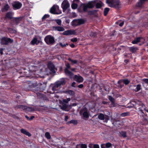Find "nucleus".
<instances>
[{
	"label": "nucleus",
	"mask_w": 148,
	"mask_h": 148,
	"mask_svg": "<svg viewBox=\"0 0 148 148\" xmlns=\"http://www.w3.org/2000/svg\"><path fill=\"white\" fill-rule=\"evenodd\" d=\"M64 72L66 75L69 76L70 77H72L73 75V73L67 69H64Z\"/></svg>",
	"instance_id": "nucleus-20"
},
{
	"label": "nucleus",
	"mask_w": 148,
	"mask_h": 148,
	"mask_svg": "<svg viewBox=\"0 0 148 148\" xmlns=\"http://www.w3.org/2000/svg\"><path fill=\"white\" fill-rule=\"evenodd\" d=\"M78 25H79L83 24L85 23V21L84 20L82 19H78Z\"/></svg>",
	"instance_id": "nucleus-30"
},
{
	"label": "nucleus",
	"mask_w": 148,
	"mask_h": 148,
	"mask_svg": "<svg viewBox=\"0 0 148 148\" xmlns=\"http://www.w3.org/2000/svg\"><path fill=\"white\" fill-rule=\"evenodd\" d=\"M97 33L95 32H92L90 34V36L92 37H95L97 36Z\"/></svg>",
	"instance_id": "nucleus-46"
},
{
	"label": "nucleus",
	"mask_w": 148,
	"mask_h": 148,
	"mask_svg": "<svg viewBox=\"0 0 148 148\" xmlns=\"http://www.w3.org/2000/svg\"><path fill=\"white\" fill-rule=\"evenodd\" d=\"M123 79H121L118 81L117 83L119 85L120 87L121 88H122L123 86V84H121V83L123 82Z\"/></svg>",
	"instance_id": "nucleus-44"
},
{
	"label": "nucleus",
	"mask_w": 148,
	"mask_h": 148,
	"mask_svg": "<svg viewBox=\"0 0 148 148\" xmlns=\"http://www.w3.org/2000/svg\"><path fill=\"white\" fill-rule=\"evenodd\" d=\"M8 31L11 33H16V31L14 29L10 27H8Z\"/></svg>",
	"instance_id": "nucleus-33"
},
{
	"label": "nucleus",
	"mask_w": 148,
	"mask_h": 148,
	"mask_svg": "<svg viewBox=\"0 0 148 148\" xmlns=\"http://www.w3.org/2000/svg\"><path fill=\"white\" fill-rule=\"evenodd\" d=\"M13 42V40L10 38L3 37L1 39V42L2 45H8L9 43H12Z\"/></svg>",
	"instance_id": "nucleus-6"
},
{
	"label": "nucleus",
	"mask_w": 148,
	"mask_h": 148,
	"mask_svg": "<svg viewBox=\"0 0 148 148\" xmlns=\"http://www.w3.org/2000/svg\"><path fill=\"white\" fill-rule=\"evenodd\" d=\"M119 122V121H116V122H114V123H113V124H114V126H116V127H119V126L118 125H115L116 123H117L118 124V123Z\"/></svg>",
	"instance_id": "nucleus-62"
},
{
	"label": "nucleus",
	"mask_w": 148,
	"mask_h": 148,
	"mask_svg": "<svg viewBox=\"0 0 148 148\" xmlns=\"http://www.w3.org/2000/svg\"><path fill=\"white\" fill-rule=\"evenodd\" d=\"M60 45L62 47H66V45H68V44H63L62 43H60Z\"/></svg>",
	"instance_id": "nucleus-55"
},
{
	"label": "nucleus",
	"mask_w": 148,
	"mask_h": 148,
	"mask_svg": "<svg viewBox=\"0 0 148 148\" xmlns=\"http://www.w3.org/2000/svg\"><path fill=\"white\" fill-rule=\"evenodd\" d=\"M45 137L47 139H49L51 138V136L49 132H46L45 133Z\"/></svg>",
	"instance_id": "nucleus-37"
},
{
	"label": "nucleus",
	"mask_w": 148,
	"mask_h": 148,
	"mask_svg": "<svg viewBox=\"0 0 148 148\" xmlns=\"http://www.w3.org/2000/svg\"><path fill=\"white\" fill-rule=\"evenodd\" d=\"M47 66L51 73L53 74L56 73L57 69L55 68V66L53 63L51 62H49L47 64Z\"/></svg>",
	"instance_id": "nucleus-8"
},
{
	"label": "nucleus",
	"mask_w": 148,
	"mask_h": 148,
	"mask_svg": "<svg viewBox=\"0 0 148 148\" xmlns=\"http://www.w3.org/2000/svg\"><path fill=\"white\" fill-rule=\"evenodd\" d=\"M76 34V32L75 30H69L64 31L63 33V34L64 35L68 36L72 35H75Z\"/></svg>",
	"instance_id": "nucleus-10"
},
{
	"label": "nucleus",
	"mask_w": 148,
	"mask_h": 148,
	"mask_svg": "<svg viewBox=\"0 0 148 148\" xmlns=\"http://www.w3.org/2000/svg\"><path fill=\"white\" fill-rule=\"evenodd\" d=\"M109 10L110 9L108 8H106L104 9L103 14L104 16H106L107 15Z\"/></svg>",
	"instance_id": "nucleus-28"
},
{
	"label": "nucleus",
	"mask_w": 148,
	"mask_h": 148,
	"mask_svg": "<svg viewBox=\"0 0 148 148\" xmlns=\"http://www.w3.org/2000/svg\"><path fill=\"white\" fill-rule=\"evenodd\" d=\"M55 21L58 24V25H61L62 21L60 19H56Z\"/></svg>",
	"instance_id": "nucleus-49"
},
{
	"label": "nucleus",
	"mask_w": 148,
	"mask_h": 148,
	"mask_svg": "<svg viewBox=\"0 0 148 148\" xmlns=\"http://www.w3.org/2000/svg\"><path fill=\"white\" fill-rule=\"evenodd\" d=\"M50 16L48 14H45L44 15V16L42 18V20L43 21L47 18H49Z\"/></svg>",
	"instance_id": "nucleus-47"
},
{
	"label": "nucleus",
	"mask_w": 148,
	"mask_h": 148,
	"mask_svg": "<svg viewBox=\"0 0 148 148\" xmlns=\"http://www.w3.org/2000/svg\"><path fill=\"white\" fill-rule=\"evenodd\" d=\"M93 148H99V147L98 144H94Z\"/></svg>",
	"instance_id": "nucleus-58"
},
{
	"label": "nucleus",
	"mask_w": 148,
	"mask_h": 148,
	"mask_svg": "<svg viewBox=\"0 0 148 148\" xmlns=\"http://www.w3.org/2000/svg\"><path fill=\"white\" fill-rule=\"evenodd\" d=\"M106 148H110L112 147V144L108 142L105 144Z\"/></svg>",
	"instance_id": "nucleus-41"
},
{
	"label": "nucleus",
	"mask_w": 148,
	"mask_h": 148,
	"mask_svg": "<svg viewBox=\"0 0 148 148\" xmlns=\"http://www.w3.org/2000/svg\"><path fill=\"white\" fill-rule=\"evenodd\" d=\"M37 96L40 98L45 99L46 98V95L40 92H38L36 93Z\"/></svg>",
	"instance_id": "nucleus-24"
},
{
	"label": "nucleus",
	"mask_w": 148,
	"mask_h": 148,
	"mask_svg": "<svg viewBox=\"0 0 148 148\" xmlns=\"http://www.w3.org/2000/svg\"><path fill=\"white\" fill-rule=\"evenodd\" d=\"M59 7L57 5H54L50 9V12L53 14H59L62 13L61 11L57 12V9H58Z\"/></svg>",
	"instance_id": "nucleus-5"
},
{
	"label": "nucleus",
	"mask_w": 148,
	"mask_h": 148,
	"mask_svg": "<svg viewBox=\"0 0 148 148\" xmlns=\"http://www.w3.org/2000/svg\"><path fill=\"white\" fill-rule=\"evenodd\" d=\"M106 3L109 7L115 8L117 9L121 8L119 0H106Z\"/></svg>",
	"instance_id": "nucleus-1"
},
{
	"label": "nucleus",
	"mask_w": 148,
	"mask_h": 148,
	"mask_svg": "<svg viewBox=\"0 0 148 148\" xmlns=\"http://www.w3.org/2000/svg\"><path fill=\"white\" fill-rule=\"evenodd\" d=\"M9 8V6L8 4H6L3 9V10H5V11L8 10Z\"/></svg>",
	"instance_id": "nucleus-48"
},
{
	"label": "nucleus",
	"mask_w": 148,
	"mask_h": 148,
	"mask_svg": "<svg viewBox=\"0 0 148 148\" xmlns=\"http://www.w3.org/2000/svg\"><path fill=\"white\" fill-rule=\"evenodd\" d=\"M143 81L146 84H148V79L144 78L142 79Z\"/></svg>",
	"instance_id": "nucleus-52"
},
{
	"label": "nucleus",
	"mask_w": 148,
	"mask_h": 148,
	"mask_svg": "<svg viewBox=\"0 0 148 148\" xmlns=\"http://www.w3.org/2000/svg\"><path fill=\"white\" fill-rule=\"evenodd\" d=\"M81 148H87V146L85 144H82L80 145Z\"/></svg>",
	"instance_id": "nucleus-51"
},
{
	"label": "nucleus",
	"mask_w": 148,
	"mask_h": 148,
	"mask_svg": "<svg viewBox=\"0 0 148 148\" xmlns=\"http://www.w3.org/2000/svg\"><path fill=\"white\" fill-rule=\"evenodd\" d=\"M12 6L14 10H18L21 8L22 4L19 2L15 1L12 4Z\"/></svg>",
	"instance_id": "nucleus-9"
},
{
	"label": "nucleus",
	"mask_w": 148,
	"mask_h": 148,
	"mask_svg": "<svg viewBox=\"0 0 148 148\" xmlns=\"http://www.w3.org/2000/svg\"><path fill=\"white\" fill-rule=\"evenodd\" d=\"M53 28L56 30H57L58 31L61 32L64 31V28L61 27L57 26H53Z\"/></svg>",
	"instance_id": "nucleus-21"
},
{
	"label": "nucleus",
	"mask_w": 148,
	"mask_h": 148,
	"mask_svg": "<svg viewBox=\"0 0 148 148\" xmlns=\"http://www.w3.org/2000/svg\"><path fill=\"white\" fill-rule=\"evenodd\" d=\"M143 38L141 37H137L132 41V43L133 44H137L138 43L140 42L141 40Z\"/></svg>",
	"instance_id": "nucleus-17"
},
{
	"label": "nucleus",
	"mask_w": 148,
	"mask_h": 148,
	"mask_svg": "<svg viewBox=\"0 0 148 148\" xmlns=\"http://www.w3.org/2000/svg\"><path fill=\"white\" fill-rule=\"evenodd\" d=\"M102 2L101 1L97 3L96 1H95V6L97 8H100L102 6Z\"/></svg>",
	"instance_id": "nucleus-23"
},
{
	"label": "nucleus",
	"mask_w": 148,
	"mask_h": 148,
	"mask_svg": "<svg viewBox=\"0 0 148 148\" xmlns=\"http://www.w3.org/2000/svg\"><path fill=\"white\" fill-rule=\"evenodd\" d=\"M71 123H73L74 125H76L77 123V120H72L67 122V124H68Z\"/></svg>",
	"instance_id": "nucleus-29"
},
{
	"label": "nucleus",
	"mask_w": 148,
	"mask_h": 148,
	"mask_svg": "<svg viewBox=\"0 0 148 148\" xmlns=\"http://www.w3.org/2000/svg\"><path fill=\"white\" fill-rule=\"evenodd\" d=\"M68 60L73 64H77V60H73L70 58H69Z\"/></svg>",
	"instance_id": "nucleus-40"
},
{
	"label": "nucleus",
	"mask_w": 148,
	"mask_h": 148,
	"mask_svg": "<svg viewBox=\"0 0 148 148\" xmlns=\"http://www.w3.org/2000/svg\"><path fill=\"white\" fill-rule=\"evenodd\" d=\"M37 39L36 38H34L31 42V44L33 45H35L37 42Z\"/></svg>",
	"instance_id": "nucleus-38"
},
{
	"label": "nucleus",
	"mask_w": 148,
	"mask_h": 148,
	"mask_svg": "<svg viewBox=\"0 0 148 148\" xmlns=\"http://www.w3.org/2000/svg\"><path fill=\"white\" fill-rule=\"evenodd\" d=\"M133 104H132V106H134V108L136 110H138V107L140 104H142V102L139 101L138 100H135V102H133Z\"/></svg>",
	"instance_id": "nucleus-13"
},
{
	"label": "nucleus",
	"mask_w": 148,
	"mask_h": 148,
	"mask_svg": "<svg viewBox=\"0 0 148 148\" xmlns=\"http://www.w3.org/2000/svg\"><path fill=\"white\" fill-rule=\"evenodd\" d=\"M110 105L112 107H114L115 106V101L111 102Z\"/></svg>",
	"instance_id": "nucleus-57"
},
{
	"label": "nucleus",
	"mask_w": 148,
	"mask_h": 148,
	"mask_svg": "<svg viewBox=\"0 0 148 148\" xmlns=\"http://www.w3.org/2000/svg\"><path fill=\"white\" fill-rule=\"evenodd\" d=\"M83 110L84 111L83 113V115L84 117L88 118L89 117V114L86 109L81 110L80 111V113L81 114Z\"/></svg>",
	"instance_id": "nucleus-19"
},
{
	"label": "nucleus",
	"mask_w": 148,
	"mask_h": 148,
	"mask_svg": "<svg viewBox=\"0 0 148 148\" xmlns=\"http://www.w3.org/2000/svg\"><path fill=\"white\" fill-rule=\"evenodd\" d=\"M84 85L83 84H80L78 86V87L79 88H82L83 87Z\"/></svg>",
	"instance_id": "nucleus-61"
},
{
	"label": "nucleus",
	"mask_w": 148,
	"mask_h": 148,
	"mask_svg": "<svg viewBox=\"0 0 148 148\" xmlns=\"http://www.w3.org/2000/svg\"><path fill=\"white\" fill-rule=\"evenodd\" d=\"M123 82L125 85L128 84L130 82V81L127 79H123Z\"/></svg>",
	"instance_id": "nucleus-36"
},
{
	"label": "nucleus",
	"mask_w": 148,
	"mask_h": 148,
	"mask_svg": "<svg viewBox=\"0 0 148 148\" xmlns=\"http://www.w3.org/2000/svg\"><path fill=\"white\" fill-rule=\"evenodd\" d=\"M20 131L21 133L25 134L26 135L28 136H31V134L29 132L27 131L26 130L24 129H21V130Z\"/></svg>",
	"instance_id": "nucleus-22"
},
{
	"label": "nucleus",
	"mask_w": 148,
	"mask_h": 148,
	"mask_svg": "<svg viewBox=\"0 0 148 148\" xmlns=\"http://www.w3.org/2000/svg\"><path fill=\"white\" fill-rule=\"evenodd\" d=\"M128 115H129V113L128 112H123L121 114V116L122 117H125Z\"/></svg>",
	"instance_id": "nucleus-43"
},
{
	"label": "nucleus",
	"mask_w": 148,
	"mask_h": 148,
	"mask_svg": "<svg viewBox=\"0 0 148 148\" xmlns=\"http://www.w3.org/2000/svg\"><path fill=\"white\" fill-rule=\"evenodd\" d=\"M36 66H31L29 68V71L32 72H35L36 71Z\"/></svg>",
	"instance_id": "nucleus-34"
},
{
	"label": "nucleus",
	"mask_w": 148,
	"mask_h": 148,
	"mask_svg": "<svg viewBox=\"0 0 148 148\" xmlns=\"http://www.w3.org/2000/svg\"><path fill=\"white\" fill-rule=\"evenodd\" d=\"M127 134L126 132L123 131H121L119 132L118 134L119 135L120 137H123V138H125L127 137Z\"/></svg>",
	"instance_id": "nucleus-18"
},
{
	"label": "nucleus",
	"mask_w": 148,
	"mask_h": 148,
	"mask_svg": "<svg viewBox=\"0 0 148 148\" xmlns=\"http://www.w3.org/2000/svg\"><path fill=\"white\" fill-rule=\"evenodd\" d=\"M16 109L18 108H21L23 110L28 111L29 112H32L34 111V108L31 107H27V106L23 105H17L15 107Z\"/></svg>",
	"instance_id": "nucleus-3"
},
{
	"label": "nucleus",
	"mask_w": 148,
	"mask_h": 148,
	"mask_svg": "<svg viewBox=\"0 0 148 148\" xmlns=\"http://www.w3.org/2000/svg\"><path fill=\"white\" fill-rule=\"evenodd\" d=\"M75 83L74 82H73L71 84V86L73 87H75Z\"/></svg>",
	"instance_id": "nucleus-64"
},
{
	"label": "nucleus",
	"mask_w": 148,
	"mask_h": 148,
	"mask_svg": "<svg viewBox=\"0 0 148 148\" xmlns=\"http://www.w3.org/2000/svg\"><path fill=\"white\" fill-rule=\"evenodd\" d=\"M74 80L78 83H81L83 82L84 79L82 77L79 75H75L74 77Z\"/></svg>",
	"instance_id": "nucleus-12"
},
{
	"label": "nucleus",
	"mask_w": 148,
	"mask_h": 148,
	"mask_svg": "<svg viewBox=\"0 0 148 148\" xmlns=\"http://www.w3.org/2000/svg\"><path fill=\"white\" fill-rule=\"evenodd\" d=\"M67 93L69 94L70 95L73 96L75 94V92H74L72 90H68L67 91Z\"/></svg>",
	"instance_id": "nucleus-45"
},
{
	"label": "nucleus",
	"mask_w": 148,
	"mask_h": 148,
	"mask_svg": "<svg viewBox=\"0 0 148 148\" xmlns=\"http://www.w3.org/2000/svg\"><path fill=\"white\" fill-rule=\"evenodd\" d=\"M71 7L72 9H75L77 8V5L76 3H73L72 4Z\"/></svg>",
	"instance_id": "nucleus-39"
},
{
	"label": "nucleus",
	"mask_w": 148,
	"mask_h": 148,
	"mask_svg": "<svg viewBox=\"0 0 148 148\" xmlns=\"http://www.w3.org/2000/svg\"><path fill=\"white\" fill-rule=\"evenodd\" d=\"M70 46L72 48H74L75 47V45L72 43L70 44Z\"/></svg>",
	"instance_id": "nucleus-63"
},
{
	"label": "nucleus",
	"mask_w": 148,
	"mask_h": 148,
	"mask_svg": "<svg viewBox=\"0 0 148 148\" xmlns=\"http://www.w3.org/2000/svg\"><path fill=\"white\" fill-rule=\"evenodd\" d=\"M77 40V38H73L71 39V41L73 42H76Z\"/></svg>",
	"instance_id": "nucleus-50"
},
{
	"label": "nucleus",
	"mask_w": 148,
	"mask_h": 148,
	"mask_svg": "<svg viewBox=\"0 0 148 148\" xmlns=\"http://www.w3.org/2000/svg\"><path fill=\"white\" fill-rule=\"evenodd\" d=\"M95 0L89 1L86 4H84L83 7V10L84 12L87 11V9H92L95 7Z\"/></svg>",
	"instance_id": "nucleus-2"
},
{
	"label": "nucleus",
	"mask_w": 148,
	"mask_h": 148,
	"mask_svg": "<svg viewBox=\"0 0 148 148\" xmlns=\"http://www.w3.org/2000/svg\"><path fill=\"white\" fill-rule=\"evenodd\" d=\"M57 88V86H56V84L55 85L52 87V90L53 91H55L57 90L56 88Z\"/></svg>",
	"instance_id": "nucleus-54"
},
{
	"label": "nucleus",
	"mask_w": 148,
	"mask_h": 148,
	"mask_svg": "<svg viewBox=\"0 0 148 148\" xmlns=\"http://www.w3.org/2000/svg\"><path fill=\"white\" fill-rule=\"evenodd\" d=\"M66 82L64 78H62V79L59 81L58 82L56 83L57 88L60 86L61 85H63L65 84Z\"/></svg>",
	"instance_id": "nucleus-16"
},
{
	"label": "nucleus",
	"mask_w": 148,
	"mask_h": 148,
	"mask_svg": "<svg viewBox=\"0 0 148 148\" xmlns=\"http://www.w3.org/2000/svg\"><path fill=\"white\" fill-rule=\"evenodd\" d=\"M101 148H106L105 144H102L101 145Z\"/></svg>",
	"instance_id": "nucleus-60"
},
{
	"label": "nucleus",
	"mask_w": 148,
	"mask_h": 148,
	"mask_svg": "<svg viewBox=\"0 0 148 148\" xmlns=\"http://www.w3.org/2000/svg\"><path fill=\"white\" fill-rule=\"evenodd\" d=\"M66 68L65 69H70L71 68L70 64L69 63H68L66 64Z\"/></svg>",
	"instance_id": "nucleus-56"
},
{
	"label": "nucleus",
	"mask_w": 148,
	"mask_h": 148,
	"mask_svg": "<svg viewBox=\"0 0 148 148\" xmlns=\"http://www.w3.org/2000/svg\"><path fill=\"white\" fill-rule=\"evenodd\" d=\"M73 25L75 26L79 25H78V19L73 20Z\"/></svg>",
	"instance_id": "nucleus-35"
},
{
	"label": "nucleus",
	"mask_w": 148,
	"mask_h": 148,
	"mask_svg": "<svg viewBox=\"0 0 148 148\" xmlns=\"http://www.w3.org/2000/svg\"><path fill=\"white\" fill-rule=\"evenodd\" d=\"M4 49L3 48H1L0 49V54L1 55H3V51Z\"/></svg>",
	"instance_id": "nucleus-59"
},
{
	"label": "nucleus",
	"mask_w": 148,
	"mask_h": 148,
	"mask_svg": "<svg viewBox=\"0 0 148 148\" xmlns=\"http://www.w3.org/2000/svg\"><path fill=\"white\" fill-rule=\"evenodd\" d=\"M69 7L70 4L67 0H64L61 4V7L63 12H65Z\"/></svg>",
	"instance_id": "nucleus-7"
},
{
	"label": "nucleus",
	"mask_w": 148,
	"mask_h": 148,
	"mask_svg": "<svg viewBox=\"0 0 148 148\" xmlns=\"http://www.w3.org/2000/svg\"><path fill=\"white\" fill-rule=\"evenodd\" d=\"M135 101H131L130 103H128L127 105V108H131L134 107V106H132V104H133V102H135Z\"/></svg>",
	"instance_id": "nucleus-31"
},
{
	"label": "nucleus",
	"mask_w": 148,
	"mask_h": 148,
	"mask_svg": "<svg viewBox=\"0 0 148 148\" xmlns=\"http://www.w3.org/2000/svg\"><path fill=\"white\" fill-rule=\"evenodd\" d=\"M12 14L10 12H9L7 13L5 15V17L10 19L12 18Z\"/></svg>",
	"instance_id": "nucleus-26"
},
{
	"label": "nucleus",
	"mask_w": 148,
	"mask_h": 148,
	"mask_svg": "<svg viewBox=\"0 0 148 148\" xmlns=\"http://www.w3.org/2000/svg\"><path fill=\"white\" fill-rule=\"evenodd\" d=\"M138 50L137 47H130L129 48V50L132 53H134Z\"/></svg>",
	"instance_id": "nucleus-25"
},
{
	"label": "nucleus",
	"mask_w": 148,
	"mask_h": 148,
	"mask_svg": "<svg viewBox=\"0 0 148 148\" xmlns=\"http://www.w3.org/2000/svg\"><path fill=\"white\" fill-rule=\"evenodd\" d=\"M98 118L101 120H104L105 119L104 115L102 113H100L98 115Z\"/></svg>",
	"instance_id": "nucleus-32"
},
{
	"label": "nucleus",
	"mask_w": 148,
	"mask_h": 148,
	"mask_svg": "<svg viewBox=\"0 0 148 148\" xmlns=\"http://www.w3.org/2000/svg\"><path fill=\"white\" fill-rule=\"evenodd\" d=\"M130 86L131 87H135V89H132V90L136 92L139 91L141 89V85L140 84H138L136 85H130Z\"/></svg>",
	"instance_id": "nucleus-14"
},
{
	"label": "nucleus",
	"mask_w": 148,
	"mask_h": 148,
	"mask_svg": "<svg viewBox=\"0 0 148 148\" xmlns=\"http://www.w3.org/2000/svg\"><path fill=\"white\" fill-rule=\"evenodd\" d=\"M108 98L111 102L115 101L114 99L111 96H109Z\"/></svg>",
	"instance_id": "nucleus-53"
},
{
	"label": "nucleus",
	"mask_w": 148,
	"mask_h": 148,
	"mask_svg": "<svg viewBox=\"0 0 148 148\" xmlns=\"http://www.w3.org/2000/svg\"><path fill=\"white\" fill-rule=\"evenodd\" d=\"M98 10H92L87 11L88 14L90 16L94 15L95 16H97L98 15L97 12Z\"/></svg>",
	"instance_id": "nucleus-11"
},
{
	"label": "nucleus",
	"mask_w": 148,
	"mask_h": 148,
	"mask_svg": "<svg viewBox=\"0 0 148 148\" xmlns=\"http://www.w3.org/2000/svg\"><path fill=\"white\" fill-rule=\"evenodd\" d=\"M145 105L142 102V104H141L140 105V106L138 107V110L140 111L142 113H144L142 109L143 107L145 108Z\"/></svg>",
	"instance_id": "nucleus-27"
},
{
	"label": "nucleus",
	"mask_w": 148,
	"mask_h": 148,
	"mask_svg": "<svg viewBox=\"0 0 148 148\" xmlns=\"http://www.w3.org/2000/svg\"><path fill=\"white\" fill-rule=\"evenodd\" d=\"M45 42L48 45H53L55 41L53 37L51 35L46 36L44 38Z\"/></svg>",
	"instance_id": "nucleus-4"
},
{
	"label": "nucleus",
	"mask_w": 148,
	"mask_h": 148,
	"mask_svg": "<svg viewBox=\"0 0 148 148\" xmlns=\"http://www.w3.org/2000/svg\"><path fill=\"white\" fill-rule=\"evenodd\" d=\"M143 114H142V116L143 118L144 121H147L148 120L147 114H145L144 113Z\"/></svg>",
	"instance_id": "nucleus-42"
},
{
	"label": "nucleus",
	"mask_w": 148,
	"mask_h": 148,
	"mask_svg": "<svg viewBox=\"0 0 148 148\" xmlns=\"http://www.w3.org/2000/svg\"><path fill=\"white\" fill-rule=\"evenodd\" d=\"M22 19L23 17L21 16L14 18L13 19V22L16 25H17L22 21Z\"/></svg>",
	"instance_id": "nucleus-15"
}]
</instances>
